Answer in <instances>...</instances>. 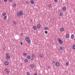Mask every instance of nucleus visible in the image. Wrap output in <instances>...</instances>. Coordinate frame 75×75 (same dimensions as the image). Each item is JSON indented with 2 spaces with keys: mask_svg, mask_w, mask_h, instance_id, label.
Here are the masks:
<instances>
[{
  "mask_svg": "<svg viewBox=\"0 0 75 75\" xmlns=\"http://www.w3.org/2000/svg\"><path fill=\"white\" fill-rule=\"evenodd\" d=\"M59 15L60 16H62V12H61L59 14Z\"/></svg>",
  "mask_w": 75,
  "mask_h": 75,
  "instance_id": "obj_27",
  "label": "nucleus"
},
{
  "mask_svg": "<svg viewBox=\"0 0 75 75\" xmlns=\"http://www.w3.org/2000/svg\"><path fill=\"white\" fill-rule=\"evenodd\" d=\"M20 43L21 45H22L23 44V42H21Z\"/></svg>",
  "mask_w": 75,
  "mask_h": 75,
  "instance_id": "obj_38",
  "label": "nucleus"
},
{
  "mask_svg": "<svg viewBox=\"0 0 75 75\" xmlns=\"http://www.w3.org/2000/svg\"><path fill=\"white\" fill-rule=\"evenodd\" d=\"M27 59H30V58H31V56H30V55H28V56H27Z\"/></svg>",
  "mask_w": 75,
  "mask_h": 75,
  "instance_id": "obj_11",
  "label": "nucleus"
},
{
  "mask_svg": "<svg viewBox=\"0 0 75 75\" xmlns=\"http://www.w3.org/2000/svg\"><path fill=\"white\" fill-rule=\"evenodd\" d=\"M32 58H34L35 57V55L34 54H33L32 55Z\"/></svg>",
  "mask_w": 75,
  "mask_h": 75,
  "instance_id": "obj_24",
  "label": "nucleus"
},
{
  "mask_svg": "<svg viewBox=\"0 0 75 75\" xmlns=\"http://www.w3.org/2000/svg\"><path fill=\"white\" fill-rule=\"evenodd\" d=\"M4 20H6L7 19V16H5L4 17Z\"/></svg>",
  "mask_w": 75,
  "mask_h": 75,
  "instance_id": "obj_25",
  "label": "nucleus"
},
{
  "mask_svg": "<svg viewBox=\"0 0 75 75\" xmlns=\"http://www.w3.org/2000/svg\"><path fill=\"white\" fill-rule=\"evenodd\" d=\"M19 13H20L21 16H22L23 15V13L22 11H21Z\"/></svg>",
  "mask_w": 75,
  "mask_h": 75,
  "instance_id": "obj_12",
  "label": "nucleus"
},
{
  "mask_svg": "<svg viewBox=\"0 0 75 75\" xmlns=\"http://www.w3.org/2000/svg\"><path fill=\"white\" fill-rule=\"evenodd\" d=\"M8 55V54H6V56H7V55Z\"/></svg>",
  "mask_w": 75,
  "mask_h": 75,
  "instance_id": "obj_43",
  "label": "nucleus"
},
{
  "mask_svg": "<svg viewBox=\"0 0 75 75\" xmlns=\"http://www.w3.org/2000/svg\"><path fill=\"white\" fill-rule=\"evenodd\" d=\"M4 71H7V69H4Z\"/></svg>",
  "mask_w": 75,
  "mask_h": 75,
  "instance_id": "obj_37",
  "label": "nucleus"
},
{
  "mask_svg": "<svg viewBox=\"0 0 75 75\" xmlns=\"http://www.w3.org/2000/svg\"><path fill=\"white\" fill-rule=\"evenodd\" d=\"M41 27V25H40V24H38L37 25V28H40Z\"/></svg>",
  "mask_w": 75,
  "mask_h": 75,
  "instance_id": "obj_10",
  "label": "nucleus"
},
{
  "mask_svg": "<svg viewBox=\"0 0 75 75\" xmlns=\"http://www.w3.org/2000/svg\"><path fill=\"white\" fill-rule=\"evenodd\" d=\"M30 67L31 68H33L34 67V66L32 64H30Z\"/></svg>",
  "mask_w": 75,
  "mask_h": 75,
  "instance_id": "obj_18",
  "label": "nucleus"
},
{
  "mask_svg": "<svg viewBox=\"0 0 75 75\" xmlns=\"http://www.w3.org/2000/svg\"><path fill=\"white\" fill-rule=\"evenodd\" d=\"M30 3L32 4H34V1L32 0L30 1Z\"/></svg>",
  "mask_w": 75,
  "mask_h": 75,
  "instance_id": "obj_14",
  "label": "nucleus"
},
{
  "mask_svg": "<svg viewBox=\"0 0 75 75\" xmlns=\"http://www.w3.org/2000/svg\"><path fill=\"white\" fill-rule=\"evenodd\" d=\"M63 10L64 11H65L67 10V8L66 7H64L63 8Z\"/></svg>",
  "mask_w": 75,
  "mask_h": 75,
  "instance_id": "obj_15",
  "label": "nucleus"
},
{
  "mask_svg": "<svg viewBox=\"0 0 75 75\" xmlns=\"http://www.w3.org/2000/svg\"><path fill=\"white\" fill-rule=\"evenodd\" d=\"M66 38H69V35L68 34H67L66 35Z\"/></svg>",
  "mask_w": 75,
  "mask_h": 75,
  "instance_id": "obj_13",
  "label": "nucleus"
},
{
  "mask_svg": "<svg viewBox=\"0 0 75 75\" xmlns=\"http://www.w3.org/2000/svg\"><path fill=\"white\" fill-rule=\"evenodd\" d=\"M23 56H25L27 55V54L26 53H24L23 54Z\"/></svg>",
  "mask_w": 75,
  "mask_h": 75,
  "instance_id": "obj_22",
  "label": "nucleus"
},
{
  "mask_svg": "<svg viewBox=\"0 0 75 75\" xmlns=\"http://www.w3.org/2000/svg\"><path fill=\"white\" fill-rule=\"evenodd\" d=\"M39 57L40 58H42L43 57V55L42 54H39Z\"/></svg>",
  "mask_w": 75,
  "mask_h": 75,
  "instance_id": "obj_17",
  "label": "nucleus"
},
{
  "mask_svg": "<svg viewBox=\"0 0 75 75\" xmlns=\"http://www.w3.org/2000/svg\"><path fill=\"white\" fill-rule=\"evenodd\" d=\"M2 15L3 16H5L6 15V13H2Z\"/></svg>",
  "mask_w": 75,
  "mask_h": 75,
  "instance_id": "obj_19",
  "label": "nucleus"
},
{
  "mask_svg": "<svg viewBox=\"0 0 75 75\" xmlns=\"http://www.w3.org/2000/svg\"><path fill=\"white\" fill-rule=\"evenodd\" d=\"M31 60V61H33L34 60V59L33 58H32Z\"/></svg>",
  "mask_w": 75,
  "mask_h": 75,
  "instance_id": "obj_35",
  "label": "nucleus"
},
{
  "mask_svg": "<svg viewBox=\"0 0 75 75\" xmlns=\"http://www.w3.org/2000/svg\"><path fill=\"white\" fill-rule=\"evenodd\" d=\"M68 65H69V62H67L66 63V65L67 66H68Z\"/></svg>",
  "mask_w": 75,
  "mask_h": 75,
  "instance_id": "obj_29",
  "label": "nucleus"
},
{
  "mask_svg": "<svg viewBox=\"0 0 75 75\" xmlns=\"http://www.w3.org/2000/svg\"><path fill=\"white\" fill-rule=\"evenodd\" d=\"M33 28L34 30H37V27L35 26H34L33 27Z\"/></svg>",
  "mask_w": 75,
  "mask_h": 75,
  "instance_id": "obj_8",
  "label": "nucleus"
},
{
  "mask_svg": "<svg viewBox=\"0 0 75 75\" xmlns=\"http://www.w3.org/2000/svg\"><path fill=\"white\" fill-rule=\"evenodd\" d=\"M56 67H59V63L58 62H57L56 63Z\"/></svg>",
  "mask_w": 75,
  "mask_h": 75,
  "instance_id": "obj_5",
  "label": "nucleus"
},
{
  "mask_svg": "<svg viewBox=\"0 0 75 75\" xmlns=\"http://www.w3.org/2000/svg\"><path fill=\"white\" fill-rule=\"evenodd\" d=\"M3 50H5V48H3Z\"/></svg>",
  "mask_w": 75,
  "mask_h": 75,
  "instance_id": "obj_46",
  "label": "nucleus"
},
{
  "mask_svg": "<svg viewBox=\"0 0 75 75\" xmlns=\"http://www.w3.org/2000/svg\"><path fill=\"white\" fill-rule=\"evenodd\" d=\"M48 69H50V67H48Z\"/></svg>",
  "mask_w": 75,
  "mask_h": 75,
  "instance_id": "obj_45",
  "label": "nucleus"
},
{
  "mask_svg": "<svg viewBox=\"0 0 75 75\" xmlns=\"http://www.w3.org/2000/svg\"><path fill=\"white\" fill-rule=\"evenodd\" d=\"M23 35V34L22 33H21V35Z\"/></svg>",
  "mask_w": 75,
  "mask_h": 75,
  "instance_id": "obj_44",
  "label": "nucleus"
},
{
  "mask_svg": "<svg viewBox=\"0 0 75 75\" xmlns=\"http://www.w3.org/2000/svg\"><path fill=\"white\" fill-rule=\"evenodd\" d=\"M45 34H48V32L46 30L45 31Z\"/></svg>",
  "mask_w": 75,
  "mask_h": 75,
  "instance_id": "obj_31",
  "label": "nucleus"
},
{
  "mask_svg": "<svg viewBox=\"0 0 75 75\" xmlns=\"http://www.w3.org/2000/svg\"><path fill=\"white\" fill-rule=\"evenodd\" d=\"M4 1L5 2H7V0H4Z\"/></svg>",
  "mask_w": 75,
  "mask_h": 75,
  "instance_id": "obj_34",
  "label": "nucleus"
},
{
  "mask_svg": "<svg viewBox=\"0 0 75 75\" xmlns=\"http://www.w3.org/2000/svg\"><path fill=\"white\" fill-rule=\"evenodd\" d=\"M17 15L18 17H20L21 14H20V12H18L17 13Z\"/></svg>",
  "mask_w": 75,
  "mask_h": 75,
  "instance_id": "obj_9",
  "label": "nucleus"
},
{
  "mask_svg": "<svg viewBox=\"0 0 75 75\" xmlns=\"http://www.w3.org/2000/svg\"><path fill=\"white\" fill-rule=\"evenodd\" d=\"M39 75H42V74H39Z\"/></svg>",
  "mask_w": 75,
  "mask_h": 75,
  "instance_id": "obj_47",
  "label": "nucleus"
},
{
  "mask_svg": "<svg viewBox=\"0 0 75 75\" xmlns=\"http://www.w3.org/2000/svg\"><path fill=\"white\" fill-rule=\"evenodd\" d=\"M59 49L60 51H62V50H64V47H60Z\"/></svg>",
  "mask_w": 75,
  "mask_h": 75,
  "instance_id": "obj_6",
  "label": "nucleus"
},
{
  "mask_svg": "<svg viewBox=\"0 0 75 75\" xmlns=\"http://www.w3.org/2000/svg\"><path fill=\"white\" fill-rule=\"evenodd\" d=\"M73 48L74 50H75V45H74L73 46Z\"/></svg>",
  "mask_w": 75,
  "mask_h": 75,
  "instance_id": "obj_23",
  "label": "nucleus"
},
{
  "mask_svg": "<svg viewBox=\"0 0 75 75\" xmlns=\"http://www.w3.org/2000/svg\"><path fill=\"white\" fill-rule=\"evenodd\" d=\"M58 41H59V44H62V42H63L61 40V39L60 38H58Z\"/></svg>",
  "mask_w": 75,
  "mask_h": 75,
  "instance_id": "obj_2",
  "label": "nucleus"
},
{
  "mask_svg": "<svg viewBox=\"0 0 75 75\" xmlns=\"http://www.w3.org/2000/svg\"><path fill=\"white\" fill-rule=\"evenodd\" d=\"M34 75H37V73H35V74H34Z\"/></svg>",
  "mask_w": 75,
  "mask_h": 75,
  "instance_id": "obj_39",
  "label": "nucleus"
},
{
  "mask_svg": "<svg viewBox=\"0 0 75 75\" xmlns=\"http://www.w3.org/2000/svg\"><path fill=\"white\" fill-rule=\"evenodd\" d=\"M30 40V38L28 37H26L25 38V40L27 42L28 44H30L31 43V40Z\"/></svg>",
  "mask_w": 75,
  "mask_h": 75,
  "instance_id": "obj_1",
  "label": "nucleus"
},
{
  "mask_svg": "<svg viewBox=\"0 0 75 75\" xmlns=\"http://www.w3.org/2000/svg\"><path fill=\"white\" fill-rule=\"evenodd\" d=\"M13 7H16V4H13Z\"/></svg>",
  "mask_w": 75,
  "mask_h": 75,
  "instance_id": "obj_26",
  "label": "nucleus"
},
{
  "mask_svg": "<svg viewBox=\"0 0 75 75\" xmlns=\"http://www.w3.org/2000/svg\"><path fill=\"white\" fill-rule=\"evenodd\" d=\"M9 1H10V2H11V1H12V0H9Z\"/></svg>",
  "mask_w": 75,
  "mask_h": 75,
  "instance_id": "obj_41",
  "label": "nucleus"
},
{
  "mask_svg": "<svg viewBox=\"0 0 75 75\" xmlns=\"http://www.w3.org/2000/svg\"><path fill=\"white\" fill-rule=\"evenodd\" d=\"M54 1H55V2H57L58 1V0H54Z\"/></svg>",
  "mask_w": 75,
  "mask_h": 75,
  "instance_id": "obj_36",
  "label": "nucleus"
},
{
  "mask_svg": "<svg viewBox=\"0 0 75 75\" xmlns=\"http://www.w3.org/2000/svg\"><path fill=\"white\" fill-rule=\"evenodd\" d=\"M60 31H64V28H61L60 29Z\"/></svg>",
  "mask_w": 75,
  "mask_h": 75,
  "instance_id": "obj_16",
  "label": "nucleus"
},
{
  "mask_svg": "<svg viewBox=\"0 0 75 75\" xmlns=\"http://www.w3.org/2000/svg\"><path fill=\"white\" fill-rule=\"evenodd\" d=\"M6 59H10V57L9 56L7 55L6 57Z\"/></svg>",
  "mask_w": 75,
  "mask_h": 75,
  "instance_id": "obj_4",
  "label": "nucleus"
},
{
  "mask_svg": "<svg viewBox=\"0 0 75 75\" xmlns=\"http://www.w3.org/2000/svg\"><path fill=\"white\" fill-rule=\"evenodd\" d=\"M48 30V27H45V30Z\"/></svg>",
  "mask_w": 75,
  "mask_h": 75,
  "instance_id": "obj_28",
  "label": "nucleus"
},
{
  "mask_svg": "<svg viewBox=\"0 0 75 75\" xmlns=\"http://www.w3.org/2000/svg\"><path fill=\"white\" fill-rule=\"evenodd\" d=\"M52 63L53 64H55V62H54V61H53L52 62Z\"/></svg>",
  "mask_w": 75,
  "mask_h": 75,
  "instance_id": "obj_40",
  "label": "nucleus"
},
{
  "mask_svg": "<svg viewBox=\"0 0 75 75\" xmlns=\"http://www.w3.org/2000/svg\"><path fill=\"white\" fill-rule=\"evenodd\" d=\"M26 4H28V1H26Z\"/></svg>",
  "mask_w": 75,
  "mask_h": 75,
  "instance_id": "obj_42",
  "label": "nucleus"
},
{
  "mask_svg": "<svg viewBox=\"0 0 75 75\" xmlns=\"http://www.w3.org/2000/svg\"><path fill=\"white\" fill-rule=\"evenodd\" d=\"M6 74H9V71H6Z\"/></svg>",
  "mask_w": 75,
  "mask_h": 75,
  "instance_id": "obj_30",
  "label": "nucleus"
},
{
  "mask_svg": "<svg viewBox=\"0 0 75 75\" xmlns=\"http://www.w3.org/2000/svg\"><path fill=\"white\" fill-rule=\"evenodd\" d=\"M8 62L6 61H5V62H4V64L5 65H8L9 64Z\"/></svg>",
  "mask_w": 75,
  "mask_h": 75,
  "instance_id": "obj_3",
  "label": "nucleus"
},
{
  "mask_svg": "<svg viewBox=\"0 0 75 75\" xmlns=\"http://www.w3.org/2000/svg\"><path fill=\"white\" fill-rule=\"evenodd\" d=\"M48 7L49 8H51V5H49Z\"/></svg>",
  "mask_w": 75,
  "mask_h": 75,
  "instance_id": "obj_32",
  "label": "nucleus"
},
{
  "mask_svg": "<svg viewBox=\"0 0 75 75\" xmlns=\"http://www.w3.org/2000/svg\"><path fill=\"white\" fill-rule=\"evenodd\" d=\"M27 74L28 75H30V73H29L28 72L27 73Z\"/></svg>",
  "mask_w": 75,
  "mask_h": 75,
  "instance_id": "obj_33",
  "label": "nucleus"
},
{
  "mask_svg": "<svg viewBox=\"0 0 75 75\" xmlns=\"http://www.w3.org/2000/svg\"><path fill=\"white\" fill-rule=\"evenodd\" d=\"M71 38L73 40L74 38V34H72L71 36Z\"/></svg>",
  "mask_w": 75,
  "mask_h": 75,
  "instance_id": "obj_7",
  "label": "nucleus"
},
{
  "mask_svg": "<svg viewBox=\"0 0 75 75\" xmlns=\"http://www.w3.org/2000/svg\"><path fill=\"white\" fill-rule=\"evenodd\" d=\"M24 62L25 63L27 62H28V60L27 59H25L24 60Z\"/></svg>",
  "mask_w": 75,
  "mask_h": 75,
  "instance_id": "obj_21",
  "label": "nucleus"
},
{
  "mask_svg": "<svg viewBox=\"0 0 75 75\" xmlns=\"http://www.w3.org/2000/svg\"><path fill=\"white\" fill-rule=\"evenodd\" d=\"M59 12H60V11H59Z\"/></svg>",
  "mask_w": 75,
  "mask_h": 75,
  "instance_id": "obj_48",
  "label": "nucleus"
},
{
  "mask_svg": "<svg viewBox=\"0 0 75 75\" xmlns=\"http://www.w3.org/2000/svg\"><path fill=\"white\" fill-rule=\"evenodd\" d=\"M13 23L14 24L16 25L17 24V22H16V21L14 20L13 21Z\"/></svg>",
  "mask_w": 75,
  "mask_h": 75,
  "instance_id": "obj_20",
  "label": "nucleus"
}]
</instances>
